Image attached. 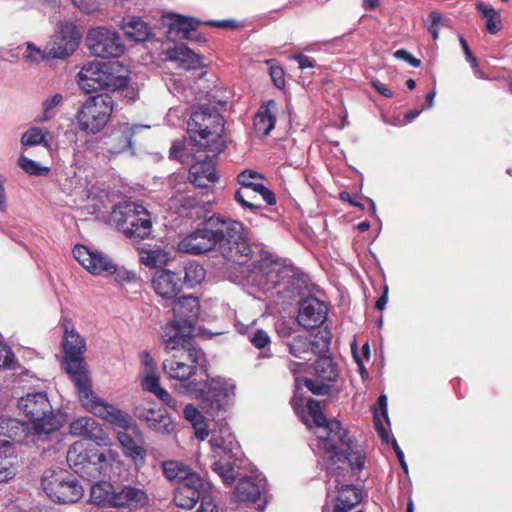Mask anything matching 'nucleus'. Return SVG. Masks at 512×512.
I'll return each instance as SVG.
<instances>
[{"label": "nucleus", "instance_id": "obj_10", "mask_svg": "<svg viewBox=\"0 0 512 512\" xmlns=\"http://www.w3.org/2000/svg\"><path fill=\"white\" fill-rule=\"evenodd\" d=\"M18 408L35 435L50 434L62 426L61 417L54 412L45 392L26 394L18 400Z\"/></svg>", "mask_w": 512, "mask_h": 512}, {"label": "nucleus", "instance_id": "obj_20", "mask_svg": "<svg viewBox=\"0 0 512 512\" xmlns=\"http://www.w3.org/2000/svg\"><path fill=\"white\" fill-rule=\"evenodd\" d=\"M74 258L91 274L110 276L115 271V263L102 252L91 251L84 245L73 248Z\"/></svg>", "mask_w": 512, "mask_h": 512}, {"label": "nucleus", "instance_id": "obj_62", "mask_svg": "<svg viewBox=\"0 0 512 512\" xmlns=\"http://www.w3.org/2000/svg\"><path fill=\"white\" fill-rule=\"evenodd\" d=\"M159 400L165 403L173 410H177V400H175L170 393L161 386L153 393Z\"/></svg>", "mask_w": 512, "mask_h": 512}, {"label": "nucleus", "instance_id": "obj_22", "mask_svg": "<svg viewBox=\"0 0 512 512\" xmlns=\"http://www.w3.org/2000/svg\"><path fill=\"white\" fill-rule=\"evenodd\" d=\"M328 306L316 297L310 296L300 301L297 322L308 329L320 327L327 319Z\"/></svg>", "mask_w": 512, "mask_h": 512}, {"label": "nucleus", "instance_id": "obj_42", "mask_svg": "<svg viewBox=\"0 0 512 512\" xmlns=\"http://www.w3.org/2000/svg\"><path fill=\"white\" fill-rule=\"evenodd\" d=\"M301 381L302 379L296 378L295 379V391L293 396L290 399V405L292 406L294 412L296 415L300 418V420L309 428H312L311 425V416L308 413L307 406H304V395L301 392Z\"/></svg>", "mask_w": 512, "mask_h": 512}, {"label": "nucleus", "instance_id": "obj_15", "mask_svg": "<svg viewBox=\"0 0 512 512\" xmlns=\"http://www.w3.org/2000/svg\"><path fill=\"white\" fill-rule=\"evenodd\" d=\"M336 363L329 356H320L314 364V378H303V385L314 395L330 396L339 393L332 383L338 378Z\"/></svg>", "mask_w": 512, "mask_h": 512}, {"label": "nucleus", "instance_id": "obj_49", "mask_svg": "<svg viewBox=\"0 0 512 512\" xmlns=\"http://www.w3.org/2000/svg\"><path fill=\"white\" fill-rule=\"evenodd\" d=\"M311 343L310 353L317 355L329 351L331 342V332L327 329L319 331L313 339H309Z\"/></svg>", "mask_w": 512, "mask_h": 512}, {"label": "nucleus", "instance_id": "obj_19", "mask_svg": "<svg viewBox=\"0 0 512 512\" xmlns=\"http://www.w3.org/2000/svg\"><path fill=\"white\" fill-rule=\"evenodd\" d=\"M296 268L293 265L282 264L280 261L260 262L255 272V277L259 278L258 285L265 289L276 288L287 282L296 274Z\"/></svg>", "mask_w": 512, "mask_h": 512}, {"label": "nucleus", "instance_id": "obj_52", "mask_svg": "<svg viewBox=\"0 0 512 512\" xmlns=\"http://www.w3.org/2000/svg\"><path fill=\"white\" fill-rule=\"evenodd\" d=\"M275 331L278 337L286 343L292 339L294 332L293 324L285 319H279L275 323Z\"/></svg>", "mask_w": 512, "mask_h": 512}, {"label": "nucleus", "instance_id": "obj_25", "mask_svg": "<svg viewBox=\"0 0 512 512\" xmlns=\"http://www.w3.org/2000/svg\"><path fill=\"white\" fill-rule=\"evenodd\" d=\"M105 63L91 61L83 65L77 75V83L79 87L86 93L103 90V75Z\"/></svg>", "mask_w": 512, "mask_h": 512}, {"label": "nucleus", "instance_id": "obj_61", "mask_svg": "<svg viewBox=\"0 0 512 512\" xmlns=\"http://www.w3.org/2000/svg\"><path fill=\"white\" fill-rule=\"evenodd\" d=\"M14 361V353L12 350L0 343V368H11Z\"/></svg>", "mask_w": 512, "mask_h": 512}, {"label": "nucleus", "instance_id": "obj_46", "mask_svg": "<svg viewBox=\"0 0 512 512\" xmlns=\"http://www.w3.org/2000/svg\"><path fill=\"white\" fill-rule=\"evenodd\" d=\"M235 463L233 460L219 459L212 465V470L220 476L223 483L227 486H232L236 480L233 468Z\"/></svg>", "mask_w": 512, "mask_h": 512}, {"label": "nucleus", "instance_id": "obj_39", "mask_svg": "<svg viewBox=\"0 0 512 512\" xmlns=\"http://www.w3.org/2000/svg\"><path fill=\"white\" fill-rule=\"evenodd\" d=\"M70 433L87 439H100L102 433L98 423L91 417H80L70 424Z\"/></svg>", "mask_w": 512, "mask_h": 512}, {"label": "nucleus", "instance_id": "obj_1", "mask_svg": "<svg viewBox=\"0 0 512 512\" xmlns=\"http://www.w3.org/2000/svg\"><path fill=\"white\" fill-rule=\"evenodd\" d=\"M179 250L192 255L218 251L233 263H246L253 255L250 231L241 222L215 213L184 237Z\"/></svg>", "mask_w": 512, "mask_h": 512}, {"label": "nucleus", "instance_id": "obj_13", "mask_svg": "<svg viewBox=\"0 0 512 512\" xmlns=\"http://www.w3.org/2000/svg\"><path fill=\"white\" fill-rule=\"evenodd\" d=\"M114 109V100L108 93L90 96L76 114L81 131L96 134L108 123Z\"/></svg>", "mask_w": 512, "mask_h": 512}, {"label": "nucleus", "instance_id": "obj_41", "mask_svg": "<svg viewBox=\"0 0 512 512\" xmlns=\"http://www.w3.org/2000/svg\"><path fill=\"white\" fill-rule=\"evenodd\" d=\"M477 12L481 14L482 19L485 20V28L488 33L495 35L501 30V15L494 7L485 4L484 2H477L475 4Z\"/></svg>", "mask_w": 512, "mask_h": 512}, {"label": "nucleus", "instance_id": "obj_16", "mask_svg": "<svg viewBox=\"0 0 512 512\" xmlns=\"http://www.w3.org/2000/svg\"><path fill=\"white\" fill-rule=\"evenodd\" d=\"M86 44L90 52L100 58H118L125 51L121 37L116 31L105 27H95L89 30Z\"/></svg>", "mask_w": 512, "mask_h": 512}, {"label": "nucleus", "instance_id": "obj_33", "mask_svg": "<svg viewBox=\"0 0 512 512\" xmlns=\"http://www.w3.org/2000/svg\"><path fill=\"white\" fill-rule=\"evenodd\" d=\"M139 252L140 262L149 268H161L166 265L169 258L168 253L160 247L150 244H140L136 247Z\"/></svg>", "mask_w": 512, "mask_h": 512}, {"label": "nucleus", "instance_id": "obj_54", "mask_svg": "<svg viewBox=\"0 0 512 512\" xmlns=\"http://www.w3.org/2000/svg\"><path fill=\"white\" fill-rule=\"evenodd\" d=\"M273 62H274L273 60L267 61L268 64H271L270 68H269V73H270V76H271V79H272L274 85L277 88L282 89L285 87V84H286L285 72L281 66L272 64Z\"/></svg>", "mask_w": 512, "mask_h": 512}, {"label": "nucleus", "instance_id": "obj_63", "mask_svg": "<svg viewBox=\"0 0 512 512\" xmlns=\"http://www.w3.org/2000/svg\"><path fill=\"white\" fill-rule=\"evenodd\" d=\"M394 57L400 60H403L409 63L411 66L418 68L421 66V60L415 58L409 51L406 49H399L394 52Z\"/></svg>", "mask_w": 512, "mask_h": 512}, {"label": "nucleus", "instance_id": "obj_40", "mask_svg": "<svg viewBox=\"0 0 512 512\" xmlns=\"http://www.w3.org/2000/svg\"><path fill=\"white\" fill-rule=\"evenodd\" d=\"M200 24L202 22L195 17L175 15L169 26L168 34L170 37L174 34L175 37L184 40V36L195 32V28H198Z\"/></svg>", "mask_w": 512, "mask_h": 512}, {"label": "nucleus", "instance_id": "obj_27", "mask_svg": "<svg viewBox=\"0 0 512 512\" xmlns=\"http://www.w3.org/2000/svg\"><path fill=\"white\" fill-rule=\"evenodd\" d=\"M267 480L262 474L254 477H245L239 480L235 495L241 502H255L260 499L261 495L267 492Z\"/></svg>", "mask_w": 512, "mask_h": 512}, {"label": "nucleus", "instance_id": "obj_44", "mask_svg": "<svg viewBox=\"0 0 512 512\" xmlns=\"http://www.w3.org/2000/svg\"><path fill=\"white\" fill-rule=\"evenodd\" d=\"M286 346L289 353L299 359L306 360V355L311 354V343L309 338L304 335L293 336L290 341L286 342Z\"/></svg>", "mask_w": 512, "mask_h": 512}, {"label": "nucleus", "instance_id": "obj_56", "mask_svg": "<svg viewBox=\"0 0 512 512\" xmlns=\"http://www.w3.org/2000/svg\"><path fill=\"white\" fill-rule=\"evenodd\" d=\"M112 275H114L115 281L121 285L130 283L136 279V274L134 272L127 270L124 267H117L116 265L115 271H113Z\"/></svg>", "mask_w": 512, "mask_h": 512}, {"label": "nucleus", "instance_id": "obj_17", "mask_svg": "<svg viewBox=\"0 0 512 512\" xmlns=\"http://www.w3.org/2000/svg\"><path fill=\"white\" fill-rule=\"evenodd\" d=\"M80 39L81 34L76 25L69 21L61 23L46 46L47 59L65 58L72 54L78 47Z\"/></svg>", "mask_w": 512, "mask_h": 512}, {"label": "nucleus", "instance_id": "obj_37", "mask_svg": "<svg viewBox=\"0 0 512 512\" xmlns=\"http://www.w3.org/2000/svg\"><path fill=\"white\" fill-rule=\"evenodd\" d=\"M62 483L60 491H57L55 503L67 504L77 502L83 496V487L77 478L68 471V477Z\"/></svg>", "mask_w": 512, "mask_h": 512}, {"label": "nucleus", "instance_id": "obj_45", "mask_svg": "<svg viewBox=\"0 0 512 512\" xmlns=\"http://www.w3.org/2000/svg\"><path fill=\"white\" fill-rule=\"evenodd\" d=\"M50 135V132L45 128L32 127L22 134L21 144L24 146L43 145L49 147L46 138Z\"/></svg>", "mask_w": 512, "mask_h": 512}, {"label": "nucleus", "instance_id": "obj_31", "mask_svg": "<svg viewBox=\"0 0 512 512\" xmlns=\"http://www.w3.org/2000/svg\"><path fill=\"white\" fill-rule=\"evenodd\" d=\"M121 28L129 39L136 42L146 41L152 35L149 24L139 16L123 18Z\"/></svg>", "mask_w": 512, "mask_h": 512}, {"label": "nucleus", "instance_id": "obj_48", "mask_svg": "<svg viewBox=\"0 0 512 512\" xmlns=\"http://www.w3.org/2000/svg\"><path fill=\"white\" fill-rule=\"evenodd\" d=\"M257 192L247 189H238L235 192L234 199L244 209H249L252 212H257L262 209L260 203H256Z\"/></svg>", "mask_w": 512, "mask_h": 512}, {"label": "nucleus", "instance_id": "obj_53", "mask_svg": "<svg viewBox=\"0 0 512 512\" xmlns=\"http://www.w3.org/2000/svg\"><path fill=\"white\" fill-rule=\"evenodd\" d=\"M249 340L257 349H264L271 343L270 336L263 329H256L251 334H249Z\"/></svg>", "mask_w": 512, "mask_h": 512}, {"label": "nucleus", "instance_id": "obj_6", "mask_svg": "<svg viewBox=\"0 0 512 512\" xmlns=\"http://www.w3.org/2000/svg\"><path fill=\"white\" fill-rule=\"evenodd\" d=\"M186 392L196 394L200 408L208 417L215 419L220 411H225L234 396L235 386L221 377L204 381H190L181 385Z\"/></svg>", "mask_w": 512, "mask_h": 512}, {"label": "nucleus", "instance_id": "obj_57", "mask_svg": "<svg viewBox=\"0 0 512 512\" xmlns=\"http://www.w3.org/2000/svg\"><path fill=\"white\" fill-rule=\"evenodd\" d=\"M185 151L186 149L183 141L175 140L169 150V158L183 163L185 161L184 158L186 157Z\"/></svg>", "mask_w": 512, "mask_h": 512}, {"label": "nucleus", "instance_id": "obj_64", "mask_svg": "<svg viewBox=\"0 0 512 512\" xmlns=\"http://www.w3.org/2000/svg\"><path fill=\"white\" fill-rule=\"evenodd\" d=\"M459 42H460L461 48L464 52L466 61L470 64L471 68H475L477 66L478 60L475 57V55L472 53L467 40L464 38V36L460 35Z\"/></svg>", "mask_w": 512, "mask_h": 512}, {"label": "nucleus", "instance_id": "obj_4", "mask_svg": "<svg viewBox=\"0 0 512 512\" xmlns=\"http://www.w3.org/2000/svg\"><path fill=\"white\" fill-rule=\"evenodd\" d=\"M162 468L167 480L178 484L173 497L177 507L190 510L199 501L212 497V484L184 463L168 460L162 463Z\"/></svg>", "mask_w": 512, "mask_h": 512}, {"label": "nucleus", "instance_id": "obj_32", "mask_svg": "<svg viewBox=\"0 0 512 512\" xmlns=\"http://www.w3.org/2000/svg\"><path fill=\"white\" fill-rule=\"evenodd\" d=\"M276 109L275 100L263 103L254 116L253 125L257 133L267 136L273 130L276 123V116L272 110Z\"/></svg>", "mask_w": 512, "mask_h": 512}, {"label": "nucleus", "instance_id": "obj_34", "mask_svg": "<svg viewBox=\"0 0 512 512\" xmlns=\"http://www.w3.org/2000/svg\"><path fill=\"white\" fill-rule=\"evenodd\" d=\"M68 477V470L66 469H47L44 471L41 478V486L46 495L55 502L57 491H60L62 483Z\"/></svg>", "mask_w": 512, "mask_h": 512}, {"label": "nucleus", "instance_id": "obj_18", "mask_svg": "<svg viewBox=\"0 0 512 512\" xmlns=\"http://www.w3.org/2000/svg\"><path fill=\"white\" fill-rule=\"evenodd\" d=\"M173 313L174 320L165 326H174L193 334L200 313L199 299L192 295L179 297L173 303Z\"/></svg>", "mask_w": 512, "mask_h": 512}, {"label": "nucleus", "instance_id": "obj_7", "mask_svg": "<svg viewBox=\"0 0 512 512\" xmlns=\"http://www.w3.org/2000/svg\"><path fill=\"white\" fill-rule=\"evenodd\" d=\"M70 468L80 478L88 482L102 481L111 469V460L99 447H84L82 443H74L67 452Z\"/></svg>", "mask_w": 512, "mask_h": 512}, {"label": "nucleus", "instance_id": "obj_23", "mask_svg": "<svg viewBox=\"0 0 512 512\" xmlns=\"http://www.w3.org/2000/svg\"><path fill=\"white\" fill-rule=\"evenodd\" d=\"M209 444L214 456L219 457V459L236 462L243 457L239 442L228 429H221L217 434L214 433L209 440Z\"/></svg>", "mask_w": 512, "mask_h": 512}, {"label": "nucleus", "instance_id": "obj_55", "mask_svg": "<svg viewBox=\"0 0 512 512\" xmlns=\"http://www.w3.org/2000/svg\"><path fill=\"white\" fill-rule=\"evenodd\" d=\"M184 418L191 422L192 425H199L204 420L202 412L193 404H187L183 410Z\"/></svg>", "mask_w": 512, "mask_h": 512}, {"label": "nucleus", "instance_id": "obj_30", "mask_svg": "<svg viewBox=\"0 0 512 512\" xmlns=\"http://www.w3.org/2000/svg\"><path fill=\"white\" fill-rule=\"evenodd\" d=\"M18 472L17 455L12 443L5 441L0 444V483L13 479Z\"/></svg>", "mask_w": 512, "mask_h": 512}, {"label": "nucleus", "instance_id": "obj_51", "mask_svg": "<svg viewBox=\"0 0 512 512\" xmlns=\"http://www.w3.org/2000/svg\"><path fill=\"white\" fill-rule=\"evenodd\" d=\"M63 101V96L60 93L54 94L52 97L47 98L43 102V113L37 118L38 122H47L55 116L54 109Z\"/></svg>", "mask_w": 512, "mask_h": 512}, {"label": "nucleus", "instance_id": "obj_21", "mask_svg": "<svg viewBox=\"0 0 512 512\" xmlns=\"http://www.w3.org/2000/svg\"><path fill=\"white\" fill-rule=\"evenodd\" d=\"M140 127L129 123H118L111 126L102 138L106 151L110 155H118L132 149L133 136Z\"/></svg>", "mask_w": 512, "mask_h": 512}, {"label": "nucleus", "instance_id": "obj_58", "mask_svg": "<svg viewBox=\"0 0 512 512\" xmlns=\"http://www.w3.org/2000/svg\"><path fill=\"white\" fill-rule=\"evenodd\" d=\"M142 387L144 390L154 393L160 387L159 376L151 370L142 380Z\"/></svg>", "mask_w": 512, "mask_h": 512}, {"label": "nucleus", "instance_id": "obj_50", "mask_svg": "<svg viewBox=\"0 0 512 512\" xmlns=\"http://www.w3.org/2000/svg\"><path fill=\"white\" fill-rule=\"evenodd\" d=\"M18 165L32 176H45L50 171L49 167L41 166L38 162L23 155L18 158Z\"/></svg>", "mask_w": 512, "mask_h": 512}, {"label": "nucleus", "instance_id": "obj_28", "mask_svg": "<svg viewBox=\"0 0 512 512\" xmlns=\"http://www.w3.org/2000/svg\"><path fill=\"white\" fill-rule=\"evenodd\" d=\"M117 440L120 443L123 455L130 459L136 468H142L146 463L147 456L144 446L137 443L127 431H119L117 433Z\"/></svg>", "mask_w": 512, "mask_h": 512}, {"label": "nucleus", "instance_id": "obj_38", "mask_svg": "<svg viewBox=\"0 0 512 512\" xmlns=\"http://www.w3.org/2000/svg\"><path fill=\"white\" fill-rule=\"evenodd\" d=\"M104 69L105 75H103V89L115 92L127 86L129 82V76L119 73L122 70V67L119 65V63H105Z\"/></svg>", "mask_w": 512, "mask_h": 512}, {"label": "nucleus", "instance_id": "obj_14", "mask_svg": "<svg viewBox=\"0 0 512 512\" xmlns=\"http://www.w3.org/2000/svg\"><path fill=\"white\" fill-rule=\"evenodd\" d=\"M345 471L344 468L337 467L330 470V475L335 476V492L336 495L332 496L331 491L327 492V497L330 498V505L332 512H364L359 509L358 505L363 500L362 489L354 484H344L339 477ZM346 472H348L346 470Z\"/></svg>", "mask_w": 512, "mask_h": 512}, {"label": "nucleus", "instance_id": "obj_2", "mask_svg": "<svg viewBox=\"0 0 512 512\" xmlns=\"http://www.w3.org/2000/svg\"><path fill=\"white\" fill-rule=\"evenodd\" d=\"M308 413L314 424L319 445L325 454L334 462H347L352 470L364 467L365 455L359 450L349 431L337 419H327L320 402L310 398L307 401Z\"/></svg>", "mask_w": 512, "mask_h": 512}, {"label": "nucleus", "instance_id": "obj_5", "mask_svg": "<svg viewBox=\"0 0 512 512\" xmlns=\"http://www.w3.org/2000/svg\"><path fill=\"white\" fill-rule=\"evenodd\" d=\"M90 500L99 506L127 512L145 510L150 504L149 494L143 486L132 483L113 485L108 481H98L91 485Z\"/></svg>", "mask_w": 512, "mask_h": 512}, {"label": "nucleus", "instance_id": "obj_3", "mask_svg": "<svg viewBox=\"0 0 512 512\" xmlns=\"http://www.w3.org/2000/svg\"><path fill=\"white\" fill-rule=\"evenodd\" d=\"M225 121L216 108L202 105L194 110L187 121V132L191 141L207 158L216 157L227 148L224 135Z\"/></svg>", "mask_w": 512, "mask_h": 512}, {"label": "nucleus", "instance_id": "obj_24", "mask_svg": "<svg viewBox=\"0 0 512 512\" xmlns=\"http://www.w3.org/2000/svg\"><path fill=\"white\" fill-rule=\"evenodd\" d=\"M155 293L164 300H174L182 289V277L171 270L158 269L151 279Z\"/></svg>", "mask_w": 512, "mask_h": 512}, {"label": "nucleus", "instance_id": "obj_26", "mask_svg": "<svg viewBox=\"0 0 512 512\" xmlns=\"http://www.w3.org/2000/svg\"><path fill=\"white\" fill-rule=\"evenodd\" d=\"M135 416L157 433L171 434L174 430L173 420L165 409H137Z\"/></svg>", "mask_w": 512, "mask_h": 512}, {"label": "nucleus", "instance_id": "obj_29", "mask_svg": "<svg viewBox=\"0 0 512 512\" xmlns=\"http://www.w3.org/2000/svg\"><path fill=\"white\" fill-rule=\"evenodd\" d=\"M191 183L199 188H207L218 180L215 164L212 160L195 163L189 170Z\"/></svg>", "mask_w": 512, "mask_h": 512}, {"label": "nucleus", "instance_id": "obj_9", "mask_svg": "<svg viewBox=\"0 0 512 512\" xmlns=\"http://www.w3.org/2000/svg\"><path fill=\"white\" fill-rule=\"evenodd\" d=\"M161 338L165 351L170 354L169 358L195 365V368L203 372L205 376H209V363L206 355L201 348L195 345L193 334L180 331L174 326H164Z\"/></svg>", "mask_w": 512, "mask_h": 512}, {"label": "nucleus", "instance_id": "obj_59", "mask_svg": "<svg viewBox=\"0 0 512 512\" xmlns=\"http://www.w3.org/2000/svg\"><path fill=\"white\" fill-rule=\"evenodd\" d=\"M430 23L427 25L428 32L432 35L433 39H438L439 25L442 21V15L437 11H431L429 14Z\"/></svg>", "mask_w": 512, "mask_h": 512}, {"label": "nucleus", "instance_id": "obj_36", "mask_svg": "<svg viewBox=\"0 0 512 512\" xmlns=\"http://www.w3.org/2000/svg\"><path fill=\"white\" fill-rule=\"evenodd\" d=\"M164 373L171 379L181 382L189 380L199 370L195 365L187 364L186 362L176 361L171 358L164 359L162 363Z\"/></svg>", "mask_w": 512, "mask_h": 512}, {"label": "nucleus", "instance_id": "obj_60", "mask_svg": "<svg viewBox=\"0 0 512 512\" xmlns=\"http://www.w3.org/2000/svg\"><path fill=\"white\" fill-rule=\"evenodd\" d=\"M25 58L27 61L30 62H38L39 60L47 59L46 49L44 51H41L33 43L28 42Z\"/></svg>", "mask_w": 512, "mask_h": 512}, {"label": "nucleus", "instance_id": "obj_11", "mask_svg": "<svg viewBox=\"0 0 512 512\" xmlns=\"http://www.w3.org/2000/svg\"><path fill=\"white\" fill-rule=\"evenodd\" d=\"M111 222L127 238L140 243L152 232L150 212L141 204L124 202L116 205L110 216Z\"/></svg>", "mask_w": 512, "mask_h": 512}, {"label": "nucleus", "instance_id": "obj_35", "mask_svg": "<svg viewBox=\"0 0 512 512\" xmlns=\"http://www.w3.org/2000/svg\"><path fill=\"white\" fill-rule=\"evenodd\" d=\"M169 58L187 70H196L202 67V57L185 45L175 46L171 49Z\"/></svg>", "mask_w": 512, "mask_h": 512}, {"label": "nucleus", "instance_id": "obj_43", "mask_svg": "<svg viewBox=\"0 0 512 512\" xmlns=\"http://www.w3.org/2000/svg\"><path fill=\"white\" fill-rule=\"evenodd\" d=\"M184 277L182 278V285L185 284L189 288H193L200 284L206 275L204 267L196 262H188L184 267Z\"/></svg>", "mask_w": 512, "mask_h": 512}, {"label": "nucleus", "instance_id": "obj_8", "mask_svg": "<svg viewBox=\"0 0 512 512\" xmlns=\"http://www.w3.org/2000/svg\"><path fill=\"white\" fill-rule=\"evenodd\" d=\"M64 338L62 348L64 352L65 371L69 374L76 390L91 382L87 364L83 354L86 351V341L75 329L72 321L64 318L62 322Z\"/></svg>", "mask_w": 512, "mask_h": 512}, {"label": "nucleus", "instance_id": "obj_12", "mask_svg": "<svg viewBox=\"0 0 512 512\" xmlns=\"http://www.w3.org/2000/svg\"><path fill=\"white\" fill-rule=\"evenodd\" d=\"M76 392L79 401L87 411L113 426L124 429V431L133 430L134 432H139L138 426L131 415L99 398L92 390L91 382L77 389Z\"/></svg>", "mask_w": 512, "mask_h": 512}, {"label": "nucleus", "instance_id": "obj_47", "mask_svg": "<svg viewBox=\"0 0 512 512\" xmlns=\"http://www.w3.org/2000/svg\"><path fill=\"white\" fill-rule=\"evenodd\" d=\"M264 180V176L257 171L247 169L242 171L237 176V181L241 185L239 189H247V190H258V186H261Z\"/></svg>", "mask_w": 512, "mask_h": 512}]
</instances>
